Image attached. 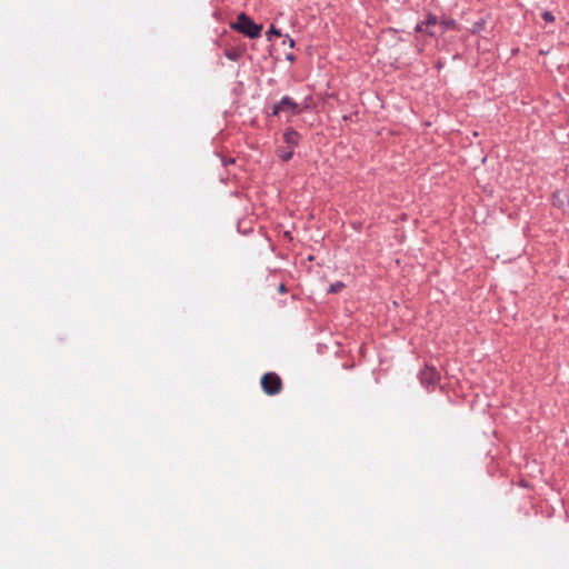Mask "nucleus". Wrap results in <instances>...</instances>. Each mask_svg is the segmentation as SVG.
Masks as SVG:
<instances>
[{"label":"nucleus","instance_id":"nucleus-9","mask_svg":"<svg viewBox=\"0 0 569 569\" xmlns=\"http://www.w3.org/2000/svg\"><path fill=\"white\" fill-rule=\"evenodd\" d=\"M342 287H343V284H342L341 282L333 283V284H331V286H330L329 292L336 293V292H338Z\"/></svg>","mask_w":569,"mask_h":569},{"label":"nucleus","instance_id":"nucleus-12","mask_svg":"<svg viewBox=\"0 0 569 569\" xmlns=\"http://www.w3.org/2000/svg\"><path fill=\"white\" fill-rule=\"evenodd\" d=\"M288 44H289L290 47H293V44H295L293 40H292V39H289Z\"/></svg>","mask_w":569,"mask_h":569},{"label":"nucleus","instance_id":"nucleus-5","mask_svg":"<svg viewBox=\"0 0 569 569\" xmlns=\"http://www.w3.org/2000/svg\"><path fill=\"white\" fill-rule=\"evenodd\" d=\"M439 22L440 21H438L437 17L429 16L426 21L417 24L416 30L418 32H426L429 36L433 37L436 36V31H433L431 27L439 26Z\"/></svg>","mask_w":569,"mask_h":569},{"label":"nucleus","instance_id":"nucleus-10","mask_svg":"<svg viewBox=\"0 0 569 569\" xmlns=\"http://www.w3.org/2000/svg\"><path fill=\"white\" fill-rule=\"evenodd\" d=\"M542 19L547 22H552L555 20V17L552 16L551 12L546 11L542 13Z\"/></svg>","mask_w":569,"mask_h":569},{"label":"nucleus","instance_id":"nucleus-2","mask_svg":"<svg viewBox=\"0 0 569 569\" xmlns=\"http://www.w3.org/2000/svg\"><path fill=\"white\" fill-rule=\"evenodd\" d=\"M260 382L262 390L269 396L278 395L282 390V380L274 372L264 373Z\"/></svg>","mask_w":569,"mask_h":569},{"label":"nucleus","instance_id":"nucleus-11","mask_svg":"<svg viewBox=\"0 0 569 569\" xmlns=\"http://www.w3.org/2000/svg\"><path fill=\"white\" fill-rule=\"evenodd\" d=\"M269 33L280 37V31L274 29L273 27H271V29L269 30Z\"/></svg>","mask_w":569,"mask_h":569},{"label":"nucleus","instance_id":"nucleus-6","mask_svg":"<svg viewBox=\"0 0 569 569\" xmlns=\"http://www.w3.org/2000/svg\"><path fill=\"white\" fill-rule=\"evenodd\" d=\"M283 142L288 148L295 149L299 144L300 134L291 128H288L283 132Z\"/></svg>","mask_w":569,"mask_h":569},{"label":"nucleus","instance_id":"nucleus-4","mask_svg":"<svg viewBox=\"0 0 569 569\" xmlns=\"http://www.w3.org/2000/svg\"><path fill=\"white\" fill-rule=\"evenodd\" d=\"M440 379L439 372L433 367L427 366L421 372H420V381L425 386H432L436 385Z\"/></svg>","mask_w":569,"mask_h":569},{"label":"nucleus","instance_id":"nucleus-3","mask_svg":"<svg viewBox=\"0 0 569 569\" xmlns=\"http://www.w3.org/2000/svg\"><path fill=\"white\" fill-rule=\"evenodd\" d=\"M280 112L289 114L298 113V104L290 98L283 97L278 104L273 108V116H278Z\"/></svg>","mask_w":569,"mask_h":569},{"label":"nucleus","instance_id":"nucleus-7","mask_svg":"<svg viewBox=\"0 0 569 569\" xmlns=\"http://www.w3.org/2000/svg\"><path fill=\"white\" fill-rule=\"evenodd\" d=\"M293 151H295V149L288 148V146H286V147H278L276 152H277V156L281 160L289 161L293 156Z\"/></svg>","mask_w":569,"mask_h":569},{"label":"nucleus","instance_id":"nucleus-1","mask_svg":"<svg viewBox=\"0 0 569 569\" xmlns=\"http://www.w3.org/2000/svg\"><path fill=\"white\" fill-rule=\"evenodd\" d=\"M231 28L243 33L244 36L256 39L261 34V26L254 23L247 14L240 13L237 21L231 24Z\"/></svg>","mask_w":569,"mask_h":569},{"label":"nucleus","instance_id":"nucleus-13","mask_svg":"<svg viewBox=\"0 0 569 569\" xmlns=\"http://www.w3.org/2000/svg\"><path fill=\"white\" fill-rule=\"evenodd\" d=\"M279 290H280L281 292H283V291L286 290V289H284V286H283V284H281V286L279 287Z\"/></svg>","mask_w":569,"mask_h":569},{"label":"nucleus","instance_id":"nucleus-8","mask_svg":"<svg viewBox=\"0 0 569 569\" xmlns=\"http://www.w3.org/2000/svg\"><path fill=\"white\" fill-rule=\"evenodd\" d=\"M457 27V23L453 19H442L439 22V28L441 32H445L446 30L455 29Z\"/></svg>","mask_w":569,"mask_h":569}]
</instances>
